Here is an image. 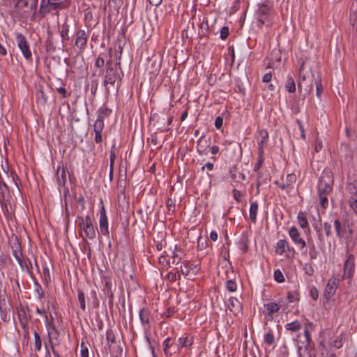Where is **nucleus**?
Here are the masks:
<instances>
[{
  "instance_id": "nucleus-39",
  "label": "nucleus",
  "mask_w": 357,
  "mask_h": 357,
  "mask_svg": "<svg viewBox=\"0 0 357 357\" xmlns=\"http://www.w3.org/2000/svg\"><path fill=\"white\" fill-rule=\"evenodd\" d=\"M248 240L247 238H242L238 241V248L243 252H246L248 250Z\"/></svg>"
},
{
  "instance_id": "nucleus-26",
  "label": "nucleus",
  "mask_w": 357,
  "mask_h": 357,
  "mask_svg": "<svg viewBox=\"0 0 357 357\" xmlns=\"http://www.w3.org/2000/svg\"><path fill=\"white\" fill-rule=\"evenodd\" d=\"M285 89L289 93H294L296 91V84L294 78L291 76H288L286 83Z\"/></svg>"
},
{
  "instance_id": "nucleus-58",
  "label": "nucleus",
  "mask_w": 357,
  "mask_h": 357,
  "mask_svg": "<svg viewBox=\"0 0 357 357\" xmlns=\"http://www.w3.org/2000/svg\"><path fill=\"white\" fill-rule=\"evenodd\" d=\"M0 316L3 321H8L9 320L10 317L8 316L6 310H1Z\"/></svg>"
},
{
  "instance_id": "nucleus-38",
  "label": "nucleus",
  "mask_w": 357,
  "mask_h": 357,
  "mask_svg": "<svg viewBox=\"0 0 357 357\" xmlns=\"http://www.w3.org/2000/svg\"><path fill=\"white\" fill-rule=\"evenodd\" d=\"M314 82L316 86V95L319 98L323 92V86L319 76H317V78L314 80Z\"/></svg>"
},
{
  "instance_id": "nucleus-20",
  "label": "nucleus",
  "mask_w": 357,
  "mask_h": 357,
  "mask_svg": "<svg viewBox=\"0 0 357 357\" xmlns=\"http://www.w3.org/2000/svg\"><path fill=\"white\" fill-rule=\"evenodd\" d=\"M13 255L20 267L23 269V255L19 244H17L15 248L13 250Z\"/></svg>"
},
{
  "instance_id": "nucleus-61",
  "label": "nucleus",
  "mask_w": 357,
  "mask_h": 357,
  "mask_svg": "<svg viewBox=\"0 0 357 357\" xmlns=\"http://www.w3.org/2000/svg\"><path fill=\"white\" fill-rule=\"evenodd\" d=\"M218 233L215 231H212L210 233V238L213 241H216L218 240Z\"/></svg>"
},
{
  "instance_id": "nucleus-16",
  "label": "nucleus",
  "mask_w": 357,
  "mask_h": 357,
  "mask_svg": "<svg viewBox=\"0 0 357 357\" xmlns=\"http://www.w3.org/2000/svg\"><path fill=\"white\" fill-rule=\"evenodd\" d=\"M304 334L305 337L306 345L304 349V353H301L299 351L298 357H317L314 353H311L307 351V348L310 344L311 341L310 335L307 328L304 331Z\"/></svg>"
},
{
  "instance_id": "nucleus-55",
  "label": "nucleus",
  "mask_w": 357,
  "mask_h": 357,
  "mask_svg": "<svg viewBox=\"0 0 357 357\" xmlns=\"http://www.w3.org/2000/svg\"><path fill=\"white\" fill-rule=\"evenodd\" d=\"M45 327H47V324H52L54 322V318L52 314L50 316H48L47 314H45Z\"/></svg>"
},
{
  "instance_id": "nucleus-41",
  "label": "nucleus",
  "mask_w": 357,
  "mask_h": 357,
  "mask_svg": "<svg viewBox=\"0 0 357 357\" xmlns=\"http://www.w3.org/2000/svg\"><path fill=\"white\" fill-rule=\"evenodd\" d=\"M110 112L111 111L107 108L101 107L98 111V119H102L104 120L105 116H108Z\"/></svg>"
},
{
  "instance_id": "nucleus-11",
  "label": "nucleus",
  "mask_w": 357,
  "mask_h": 357,
  "mask_svg": "<svg viewBox=\"0 0 357 357\" xmlns=\"http://www.w3.org/2000/svg\"><path fill=\"white\" fill-rule=\"evenodd\" d=\"M211 140L204 135H202L197 142V151L199 155L206 154L210 146Z\"/></svg>"
},
{
  "instance_id": "nucleus-53",
  "label": "nucleus",
  "mask_w": 357,
  "mask_h": 357,
  "mask_svg": "<svg viewBox=\"0 0 357 357\" xmlns=\"http://www.w3.org/2000/svg\"><path fill=\"white\" fill-rule=\"evenodd\" d=\"M296 180V177L295 174H288L287 176L286 183H289V185L294 183Z\"/></svg>"
},
{
  "instance_id": "nucleus-34",
  "label": "nucleus",
  "mask_w": 357,
  "mask_h": 357,
  "mask_svg": "<svg viewBox=\"0 0 357 357\" xmlns=\"http://www.w3.org/2000/svg\"><path fill=\"white\" fill-rule=\"evenodd\" d=\"M77 292H78V301L79 303V306L83 311H85L86 304H85L84 293L80 289H78Z\"/></svg>"
},
{
  "instance_id": "nucleus-57",
  "label": "nucleus",
  "mask_w": 357,
  "mask_h": 357,
  "mask_svg": "<svg viewBox=\"0 0 357 357\" xmlns=\"http://www.w3.org/2000/svg\"><path fill=\"white\" fill-rule=\"evenodd\" d=\"M272 79V74L271 73H266L262 77V82L268 83Z\"/></svg>"
},
{
  "instance_id": "nucleus-59",
  "label": "nucleus",
  "mask_w": 357,
  "mask_h": 357,
  "mask_svg": "<svg viewBox=\"0 0 357 357\" xmlns=\"http://www.w3.org/2000/svg\"><path fill=\"white\" fill-rule=\"evenodd\" d=\"M148 1L151 6H153L155 7L159 6L162 1V0H148Z\"/></svg>"
},
{
  "instance_id": "nucleus-44",
  "label": "nucleus",
  "mask_w": 357,
  "mask_h": 357,
  "mask_svg": "<svg viewBox=\"0 0 357 357\" xmlns=\"http://www.w3.org/2000/svg\"><path fill=\"white\" fill-rule=\"evenodd\" d=\"M287 299L289 303H293L298 300V294L296 291H289L287 295Z\"/></svg>"
},
{
  "instance_id": "nucleus-19",
  "label": "nucleus",
  "mask_w": 357,
  "mask_h": 357,
  "mask_svg": "<svg viewBox=\"0 0 357 357\" xmlns=\"http://www.w3.org/2000/svg\"><path fill=\"white\" fill-rule=\"evenodd\" d=\"M258 209H259V205L257 202H254L250 204V209H249V217H250V220L253 223L256 222Z\"/></svg>"
},
{
  "instance_id": "nucleus-23",
  "label": "nucleus",
  "mask_w": 357,
  "mask_h": 357,
  "mask_svg": "<svg viewBox=\"0 0 357 357\" xmlns=\"http://www.w3.org/2000/svg\"><path fill=\"white\" fill-rule=\"evenodd\" d=\"M178 348L179 347H190L193 343V338L191 336L186 335L185 337H181L178 340Z\"/></svg>"
},
{
  "instance_id": "nucleus-14",
  "label": "nucleus",
  "mask_w": 357,
  "mask_h": 357,
  "mask_svg": "<svg viewBox=\"0 0 357 357\" xmlns=\"http://www.w3.org/2000/svg\"><path fill=\"white\" fill-rule=\"evenodd\" d=\"M45 328L47 329L50 344H52L53 340H57L58 339L59 335V331L57 330L54 323H52V324H47V327Z\"/></svg>"
},
{
  "instance_id": "nucleus-24",
  "label": "nucleus",
  "mask_w": 357,
  "mask_h": 357,
  "mask_svg": "<svg viewBox=\"0 0 357 357\" xmlns=\"http://www.w3.org/2000/svg\"><path fill=\"white\" fill-rule=\"evenodd\" d=\"M284 328L288 331L294 333L298 331L301 328V324L298 321H294L286 324Z\"/></svg>"
},
{
  "instance_id": "nucleus-22",
  "label": "nucleus",
  "mask_w": 357,
  "mask_h": 357,
  "mask_svg": "<svg viewBox=\"0 0 357 357\" xmlns=\"http://www.w3.org/2000/svg\"><path fill=\"white\" fill-rule=\"evenodd\" d=\"M342 153H344V157L346 162L350 163L352 161L353 152L347 144L341 145Z\"/></svg>"
},
{
  "instance_id": "nucleus-64",
  "label": "nucleus",
  "mask_w": 357,
  "mask_h": 357,
  "mask_svg": "<svg viewBox=\"0 0 357 357\" xmlns=\"http://www.w3.org/2000/svg\"><path fill=\"white\" fill-rule=\"evenodd\" d=\"M210 150H211V154H213V155H215V154H217V153H218V151H219V147H218V146H212V147L211 148V149H210Z\"/></svg>"
},
{
  "instance_id": "nucleus-15",
  "label": "nucleus",
  "mask_w": 357,
  "mask_h": 357,
  "mask_svg": "<svg viewBox=\"0 0 357 357\" xmlns=\"http://www.w3.org/2000/svg\"><path fill=\"white\" fill-rule=\"evenodd\" d=\"M229 310L234 314H238L241 310V304L236 298L231 297L227 304Z\"/></svg>"
},
{
  "instance_id": "nucleus-56",
  "label": "nucleus",
  "mask_w": 357,
  "mask_h": 357,
  "mask_svg": "<svg viewBox=\"0 0 357 357\" xmlns=\"http://www.w3.org/2000/svg\"><path fill=\"white\" fill-rule=\"evenodd\" d=\"M310 296L312 298L313 300H317L319 296L318 291L316 288H312L310 289Z\"/></svg>"
},
{
  "instance_id": "nucleus-33",
  "label": "nucleus",
  "mask_w": 357,
  "mask_h": 357,
  "mask_svg": "<svg viewBox=\"0 0 357 357\" xmlns=\"http://www.w3.org/2000/svg\"><path fill=\"white\" fill-rule=\"evenodd\" d=\"M33 336H34L35 350L37 351H39L41 350V348H42V341H41L40 335L36 331H34Z\"/></svg>"
},
{
  "instance_id": "nucleus-43",
  "label": "nucleus",
  "mask_w": 357,
  "mask_h": 357,
  "mask_svg": "<svg viewBox=\"0 0 357 357\" xmlns=\"http://www.w3.org/2000/svg\"><path fill=\"white\" fill-rule=\"evenodd\" d=\"M191 266L190 262L185 261L183 265L181 266V273L185 276L188 275L190 274V266Z\"/></svg>"
},
{
  "instance_id": "nucleus-27",
  "label": "nucleus",
  "mask_w": 357,
  "mask_h": 357,
  "mask_svg": "<svg viewBox=\"0 0 357 357\" xmlns=\"http://www.w3.org/2000/svg\"><path fill=\"white\" fill-rule=\"evenodd\" d=\"M264 307H266V310L268 312V314H272L275 312H277L279 311L280 306L274 302H270L266 305H264Z\"/></svg>"
},
{
  "instance_id": "nucleus-37",
  "label": "nucleus",
  "mask_w": 357,
  "mask_h": 357,
  "mask_svg": "<svg viewBox=\"0 0 357 357\" xmlns=\"http://www.w3.org/2000/svg\"><path fill=\"white\" fill-rule=\"evenodd\" d=\"M319 252L317 250L315 245L312 243L309 246V256L311 260L317 258Z\"/></svg>"
},
{
  "instance_id": "nucleus-17",
  "label": "nucleus",
  "mask_w": 357,
  "mask_h": 357,
  "mask_svg": "<svg viewBox=\"0 0 357 357\" xmlns=\"http://www.w3.org/2000/svg\"><path fill=\"white\" fill-rule=\"evenodd\" d=\"M57 182L59 186H64L66 182V169L63 167H58L56 169Z\"/></svg>"
},
{
  "instance_id": "nucleus-5",
  "label": "nucleus",
  "mask_w": 357,
  "mask_h": 357,
  "mask_svg": "<svg viewBox=\"0 0 357 357\" xmlns=\"http://www.w3.org/2000/svg\"><path fill=\"white\" fill-rule=\"evenodd\" d=\"M289 236L294 242L297 248L300 250L304 249L306 246L305 239L301 236V232L296 227H291L288 231Z\"/></svg>"
},
{
  "instance_id": "nucleus-7",
  "label": "nucleus",
  "mask_w": 357,
  "mask_h": 357,
  "mask_svg": "<svg viewBox=\"0 0 357 357\" xmlns=\"http://www.w3.org/2000/svg\"><path fill=\"white\" fill-rule=\"evenodd\" d=\"M89 35L84 29H79L75 33V46L80 51H84L86 48Z\"/></svg>"
},
{
  "instance_id": "nucleus-31",
  "label": "nucleus",
  "mask_w": 357,
  "mask_h": 357,
  "mask_svg": "<svg viewBox=\"0 0 357 357\" xmlns=\"http://www.w3.org/2000/svg\"><path fill=\"white\" fill-rule=\"evenodd\" d=\"M327 194H318L319 204L323 209H326L328 206V199Z\"/></svg>"
},
{
  "instance_id": "nucleus-13",
  "label": "nucleus",
  "mask_w": 357,
  "mask_h": 357,
  "mask_svg": "<svg viewBox=\"0 0 357 357\" xmlns=\"http://www.w3.org/2000/svg\"><path fill=\"white\" fill-rule=\"evenodd\" d=\"M104 120L102 119H97L93 124V131L95 132V142L100 144L102 141V131L104 128Z\"/></svg>"
},
{
  "instance_id": "nucleus-3",
  "label": "nucleus",
  "mask_w": 357,
  "mask_h": 357,
  "mask_svg": "<svg viewBox=\"0 0 357 357\" xmlns=\"http://www.w3.org/2000/svg\"><path fill=\"white\" fill-rule=\"evenodd\" d=\"M106 64L107 69L104 80L105 84H114L117 79L121 80V76H123V74L122 72L119 73L116 68H114L112 66V59H110L109 61H107Z\"/></svg>"
},
{
  "instance_id": "nucleus-54",
  "label": "nucleus",
  "mask_w": 357,
  "mask_h": 357,
  "mask_svg": "<svg viewBox=\"0 0 357 357\" xmlns=\"http://www.w3.org/2000/svg\"><path fill=\"white\" fill-rule=\"evenodd\" d=\"M324 230H325V234L327 236H331V225L330 223L328 222H325L324 225Z\"/></svg>"
},
{
  "instance_id": "nucleus-36",
  "label": "nucleus",
  "mask_w": 357,
  "mask_h": 357,
  "mask_svg": "<svg viewBox=\"0 0 357 357\" xmlns=\"http://www.w3.org/2000/svg\"><path fill=\"white\" fill-rule=\"evenodd\" d=\"M36 98L38 102L41 104H45L47 102V98L42 89H39L36 93Z\"/></svg>"
},
{
  "instance_id": "nucleus-42",
  "label": "nucleus",
  "mask_w": 357,
  "mask_h": 357,
  "mask_svg": "<svg viewBox=\"0 0 357 357\" xmlns=\"http://www.w3.org/2000/svg\"><path fill=\"white\" fill-rule=\"evenodd\" d=\"M273 277L278 282H283L284 281V275L281 271L277 269L274 271Z\"/></svg>"
},
{
  "instance_id": "nucleus-6",
  "label": "nucleus",
  "mask_w": 357,
  "mask_h": 357,
  "mask_svg": "<svg viewBox=\"0 0 357 357\" xmlns=\"http://www.w3.org/2000/svg\"><path fill=\"white\" fill-rule=\"evenodd\" d=\"M16 42L24 56L26 59H30L32 54L25 37L22 33H17L16 34Z\"/></svg>"
},
{
  "instance_id": "nucleus-52",
  "label": "nucleus",
  "mask_w": 357,
  "mask_h": 357,
  "mask_svg": "<svg viewBox=\"0 0 357 357\" xmlns=\"http://www.w3.org/2000/svg\"><path fill=\"white\" fill-rule=\"evenodd\" d=\"M109 2L113 3V7L116 10H119L123 5V0H110Z\"/></svg>"
},
{
  "instance_id": "nucleus-62",
  "label": "nucleus",
  "mask_w": 357,
  "mask_h": 357,
  "mask_svg": "<svg viewBox=\"0 0 357 357\" xmlns=\"http://www.w3.org/2000/svg\"><path fill=\"white\" fill-rule=\"evenodd\" d=\"M205 167H206L208 170L211 171V170H213V165L212 163H211V162H207V163L205 165V166H203V167H202V170H204Z\"/></svg>"
},
{
  "instance_id": "nucleus-2",
  "label": "nucleus",
  "mask_w": 357,
  "mask_h": 357,
  "mask_svg": "<svg viewBox=\"0 0 357 357\" xmlns=\"http://www.w3.org/2000/svg\"><path fill=\"white\" fill-rule=\"evenodd\" d=\"M77 222L82 231V237L89 239H94L96 236V229L93 226L91 218L88 215L85 218L77 217Z\"/></svg>"
},
{
  "instance_id": "nucleus-1",
  "label": "nucleus",
  "mask_w": 357,
  "mask_h": 357,
  "mask_svg": "<svg viewBox=\"0 0 357 357\" xmlns=\"http://www.w3.org/2000/svg\"><path fill=\"white\" fill-rule=\"evenodd\" d=\"M333 174L331 169H324L317 185V194L330 195L333 190Z\"/></svg>"
},
{
  "instance_id": "nucleus-9",
  "label": "nucleus",
  "mask_w": 357,
  "mask_h": 357,
  "mask_svg": "<svg viewBox=\"0 0 357 357\" xmlns=\"http://www.w3.org/2000/svg\"><path fill=\"white\" fill-rule=\"evenodd\" d=\"M339 282L340 280L335 277H332L328 280L324 290V294L327 298H329L335 295Z\"/></svg>"
},
{
  "instance_id": "nucleus-48",
  "label": "nucleus",
  "mask_w": 357,
  "mask_h": 357,
  "mask_svg": "<svg viewBox=\"0 0 357 357\" xmlns=\"http://www.w3.org/2000/svg\"><path fill=\"white\" fill-rule=\"evenodd\" d=\"M115 158H116L115 153L113 151H111L110 152V155H109V160H110V164H109V165H110V177H112V171H113V167H114V165Z\"/></svg>"
},
{
  "instance_id": "nucleus-30",
  "label": "nucleus",
  "mask_w": 357,
  "mask_h": 357,
  "mask_svg": "<svg viewBox=\"0 0 357 357\" xmlns=\"http://www.w3.org/2000/svg\"><path fill=\"white\" fill-rule=\"evenodd\" d=\"M298 223L301 228H306L308 226V221L303 212H299L297 215Z\"/></svg>"
},
{
  "instance_id": "nucleus-18",
  "label": "nucleus",
  "mask_w": 357,
  "mask_h": 357,
  "mask_svg": "<svg viewBox=\"0 0 357 357\" xmlns=\"http://www.w3.org/2000/svg\"><path fill=\"white\" fill-rule=\"evenodd\" d=\"M69 29H70V26L68 24H67L66 23H64L62 25L61 29L60 31V36H61V40H62L63 48H64L66 47V42L68 41L69 38H70L69 35H68Z\"/></svg>"
},
{
  "instance_id": "nucleus-50",
  "label": "nucleus",
  "mask_w": 357,
  "mask_h": 357,
  "mask_svg": "<svg viewBox=\"0 0 357 357\" xmlns=\"http://www.w3.org/2000/svg\"><path fill=\"white\" fill-rule=\"evenodd\" d=\"M222 124H223V119L221 116H217L215 119V123H214L215 127L219 130L222 128Z\"/></svg>"
},
{
  "instance_id": "nucleus-35",
  "label": "nucleus",
  "mask_w": 357,
  "mask_h": 357,
  "mask_svg": "<svg viewBox=\"0 0 357 357\" xmlns=\"http://www.w3.org/2000/svg\"><path fill=\"white\" fill-rule=\"evenodd\" d=\"M163 351L166 356H172V354L169 351V349L172 345L170 337H167L163 342Z\"/></svg>"
},
{
  "instance_id": "nucleus-46",
  "label": "nucleus",
  "mask_w": 357,
  "mask_h": 357,
  "mask_svg": "<svg viewBox=\"0 0 357 357\" xmlns=\"http://www.w3.org/2000/svg\"><path fill=\"white\" fill-rule=\"evenodd\" d=\"M229 31L227 26H223L220 31V38L225 40L229 36Z\"/></svg>"
},
{
  "instance_id": "nucleus-51",
  "label": "nucleus",
  "mask_w": 357,
  "mask_h": 357,
  "mask_svg": "<svg viewBox=\"0 0 357 357\" xmlns=\"http://www.w3.org/2000/svg\"><path fill=\"white\" fill-rule=\"evenodd\" d=\"M104 63H105V60L102 57H101L100 56H98L96 60V63H95V66L97 67V68H102L103 66H104Z\"/></svg>"
},
{
  "instance_id": "nucleus-25",
  "label": "nucleus",
  "mask_w": 357,
  "mask_h": 357,
  "mask_svg": "<svg viewBox=\"0 0 357 357\" xmlns=\"http://www.w3.org/2000/svg\"><path fill=\"white\" fill-rule=\"evenodd\" d=\"M354 192H351L352 194L349 198V206L353 209L355 213L357 214V190L354 187Z\"/></svg>"
},
{
  "instance_id": "nucleus-21",
  "label": "nucleus",
  "mask_w": 357,
  "mask_h": 357,
  "mask_svg": "<svg viewBox=\"0 0 357 357\" xmlns=\"http://www.w3.org/2000/svg\"><path fill=\"white\" fill-rule=\"evenodd\" d=\"M288 248V242L284 239H280L276 244L275 252L278 255H282Z\"/></svg>"
},
{
  "instance_id": "nucleus-8",
  "label": "nucleus",
  "mask_w": 357,
  "mask_h": 357,
  "mask_svg": "<svg viewBox=\"0 0 357 357\" xmlns=\"http://www.w3.org/2000/svg\"><path fill=\"white\" fill-rule=\"evenodd\" d=\"M354 273V257L353 255H349L344 264V273L342 279L350 278Z\"/></svg>"
},
{
  "instance_id": "nucleus-4",
  "label": "nucleus",
  "mask_w": 357,
  "mask_h": 357,
  "mask_svg": "<svg viewBox=\"0 0 357 357\" xmlns=\"http://www.w3.org/2000/svg\"><path fill=\"white\" fill-rule=\"evenodd\" d=\"M67 0H43L39 12L43 15L49 13L52 9L58 8L61 4L66 3Z\"/></svg>"
},
{
  "instance_id": "nucleus-63",
  "label": "nucleus",
  "mask_w": 357,
  "mask_h": 357,
  "mask_svg": "<svg viewBox=\"0 0 357 357\" xmlns=\"http://www.w3.org/2000/svg\"><path fill=\"white\" fill-rule=\"evenodd\" d=\"M81 356L82 357H89V351L87 348L81 349Z\"/></svg>"
},
{
  "instance_id": "nucleus-12",
  "label": "nucleus",
  "mask_w": 357,
  "mask_h": 357,
  "mask_svg": "<svg viewBox=\"0 0 357 357\" xmlns=\"http://www.w3.org/2000/svg\"><path fill=\"white\" fill-rule=\"evenodd\" d=\"M268 141V133L266 130H261L258 132L257 144L258 152H264V149L267 146Z\"/></svg>"
},
{
  "instance_id": "nucleus-29",
  "label": "nucleus",
  "mask_w": 357,
  "mask_h": 357,
  "mask_svg": "<svg viewBox=\"0 0 357 357\" xmlns=\"http://www.w3.org/2000/svg\"><path fill=\"white\" fill-rule=\"evenodd\" d=\"M139 318L143 324L149 323V311L146 308H142L139 312Z\"/></svg>"
},
{
  "instance_id": "nucleus-32",
  "label": "nucleus",
  "mask_w": 357,
  "mask_h": 357,
  "mask_svg": "<svg viewBox=\"0 0 357 357\" xmlns=\"http://www.w3.org/2000/svg\"><path fill=\"white\" fill-rule=\"evenodd\" d=\"M264 342L270 346L274 344L275 338L273 335V333L272 331L269 330L265 335L264 337Z\"/></svg>"
},
{
  "instance_id": "nucleus-28",
  "label": "nucleus",
  "mask_w": 357,
  "mask_h": 357,
  "mask_svg": "<svg viewBox=\"0 0 357 357\" xmlns=\"http://www.w3.org/2000/svg\"><path fill=\"white\" fill-rule=\"evenodd\" d=\"M334 226L336 234L339 238H342L345 234V227L342 226L338 220L334 221Z\"/></svg>"
},
{
  "instance_id": "nucleus-60",
  "label": "nucleus",
  "mask_w": 357,
  "mask_h": 357,
  "mask_svg": "<svg viewBox=\"0 0 357 357\" xmlns=\"http://www.w3.org/2000/svg\"><path fill=\"white\" fill-rule=\"evenodd\" d=\"M259 11L261 14L266 15L269 11V7L267 6L263 5L260 7Z\"/></svg>"
},
{
  "instance_id": "nucleus-49",
  "label": "nucleus",
  "mask_w": 357,
  "mask_h": 357,
  "mask_svg": "<svg viewBox=\"0 0 357 357\" xmlns=\"http://www.w3.org/2000/svg\"><path fill=\"white\" fill-rule=\"evenodd\" d=\"M232 195H233V197L234 199L238 203H240L241 202V192L236 190V189H234L232 190Z\"/></svg>"
},
{
  "instance_id": "nucleus-45",
  "label": "nucleus",
  "mask_w": 357,
  "mask_h": 357,
  "mask_svg": "<svg viewBox=\"0 0 357 357\" xmlns=\"http://www.w3.org/2000/svg\"><path fill=\"white\" fill-rule=\"evenodd\" d=\"M227 289L231 291V292H234L236 290V284L235 282L232 281V280H228L227 282Z\"/></svg>"
},
{
  "instance_id": "nucleus-47",
  "label": "nucleus",
  "mask_w": 357,
  "mask_h": 357,
  "mask_svg": "<svg viewBox=\"0 0 357 357\" xmlns=\"http://www.w3.org/2000/svg\"><path fill=\"white\" fill-rule=\"evenodd\" d=\"M323 148V142L321 139L317 138L314 144V150L316 152H319Z\"/></svg>"
},
{
  "instance_id": "nucleus-40",
  "label": "nucleus",
  "mask_w": 357,
  "mask_h": 357,
  "mask_svg": "<svg viewBox=\"0 0 357 357\" xmlns=\"http://www.w3.org/2000/svg\"><path fill=\"white\" fill-rule=\"evenodd\" d=\"M264 152H258V158H257V161L255 165V167H254V170L255 171H257L262 165L263 162H264Z\"/></svg>"
},
{
  "instance_id": "nucleus-10",
  "label": "nucleus",
  "mask_w": 357,
  "mask_h": 357,
  "mask_svg": "<svg viewBox=\"0 0 357 357\" xmlns=\"http://www.w3.org/2000/svg\"><path fill=\"white\" fill-rule=\"evenodd\" d=\"M99 227L102 234H109L108 220L104 206L102 207L100 213Z\"/></svg>"
}]
</instances>
